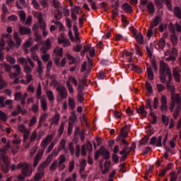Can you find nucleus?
<instances>
[{"label": "nucleus", "instance_id": "45", "mask_svg": "<svg viewBox=\"0 0 181 181\" xmlns=\"http://www.w3.org/2000/svg\"><path fill=\"white\" fill-rule=\"evenodd\" d=\"M63 132H64V122H62L58 129L59 136H62L63 135Z\"/></svg>", "mask_w": 181, "mask_h": 181}, {"label": "nucleus", "instance_id": "27", "mask_svg": "<svg viewBox=\"0 0 181 181\" xmlns=\"http://www.w3.org/2000/svg\"><path fill=\"white\" fill-rule=\"evenodd\" d=\"M97 77L98 80H104L107 77V74L104 71H100L97 74Z\"/></svg>", "mask_w": 181, "mask_h": 181}, {"label": "nucleus", "instance_id": "29", "mask_svg": "<svg viewBox=\"0 0 181 181\" xmlns=\"http://www.w3.org/2000/svg\"><path fill=\"white\" fill-rule=\"evenodd\" d=\"M74 128V124L71 122H69V126L67 129V135L70 136L73 134V129Z\"/></svg>", "mask_w": 181, "mask_h": 181}, {"label": "nucleus", "instance_id": "1", "mask_svg": "<svg viewBox=\"0 0 181 181\" xmlns=\"http://www.w3.org/2000/svg\"><path fill=\"white\" fill-rule=\"evenodd\" d=\"M56 90L59 93L57 98L59 99V101H63V100H66V98H67L69 92H67V88H66V87L59 86L57 87Z\"/></svg>", "mask_w": 181, "mask_h": 181}, {"label": "nucleus", "instance_id": "21", "mask_svg": "<svg viewBox=\"0 0 181 181\" xmlns=\"http://www.w3.org/2000/svg\"><path fill=\"white\" fill-rule=\"evenodd\" d=\"M173 13L176 18L181 19V9L179 6H175L174 8Z\"/></svg>", "mask_w": 181, "mask_h": 181}, {"label": "nucleus", "instance_id": "39", "mask_svg": "<svg viewBox=\"0 0 181 181\" xmlns=\"http://www.w3.org/2000/svg\"><path fill=\"white\" fill-rule=\"evenodd\" d=\"M132 68H131V70H135V71H136L139 74L142 73V69L138 65H135V64H132Z\"/></svg>", "mask_w": 181, "mask_h": 181}, {"label": "nucleus", "instance_id": "51", "mask_svg": "<svg viewBox=\"0 0 181 181\" xmlns=\"http://www.w3.org/2000/svg\"><path fill=\"white\" fill-rule=\"evenodd\" d=\"M19 16L21 22H25V21H26V13H25V11H21L20 12Z\"/></svg>", "mask_w": 181, "mask_h": 181}, {"label": "nucleus", "instance_id": "60", "mask_svg": "<svg viewBox=\"0 0 181 181\" xmlns=\"http://www.w3.org/2000/svg\"><path fill=\"white\" fill-rule=\"evenodd\" d=\"M57 167L59 168V172H62V170H64V169H66V165L62 163H59V161H57Z\"/></svg>", "mask_w": 181, "mask_h": 181}, {"label": "nucleus", "instance_id": "58", "mask_svg": "<svg viewBox=\"0 0 181 181\" xmlns=\"http://www.w3.org/2000/svg\"><path fill=\"white\" fill-rule=\"evenodd\" d=\"M170 1L172 0H165V2L168 11H170L172 12V11H173V8L172 7V3L170 2Z\"/></svg>", "mask_w": 181, "mask_h": 181}, {"label": "nucleus", "instance_id": "10", "mask_svg": "<svg viewBox=\"0 0 181 181\" xmlns=\"http://www.w3.org/2000/svg\"><path fill=\"white\" fill-rule=\"evenodd\" d=\"M166 46V41L165 40V38L162 37L158 42V44L156 45V49H160L161 50H163L165 49V47Z\"/></svg>", "mask_w": 181, "mask_h": 181}, {"label": "nucleus", "instance_id": "6", "mask_svg": "<svg viewBox=\"0 0 181 181\" xmlns=\"http://www.w3.org/2000/svg\"><path fill=\"white\" fill-rule=\"evenodd\" d=\"M102 149V156L105 160H108L111 158V153H110V151L107 150L104 146H101Z\"/></svg>", "mask_w": 181, "mask_h": 181}, {"label": "nucleus", "instance_id": "46", "mask_svg": "<svg viewBox=\"0 0 181 181\" xmlns=\"http://www.w3.org/2000/svg\"><path fill=\"white\" fill-rule=\"evenodd\" d=\"M102 155V149L101 147L100 149H98L95 153L94 159L95 160H98V158H100V156Z\"/></svg>", "mask_w": 181, "mask_h": 181}, {"label": "nucleus", "instance_id": "49", "mask_svg": "<svg viewBox=\"0 0 181 181\" xmlns=\"http://www.w3.org/2000/svg\"><path fill=\"white\" fill-rule=\"evenodd\" d=\"M66 87L70 94L74 93V88H73V86H71V83H70V82H66Z\"/></svg>", "mask_w": 181, "mask_h": 181}, {"label": "nucleus", "instance_id": "4", "mask_svg": "<svg viewBox=\"0 0 181 181\" xmlns=\"http://www.w3.org/2000/svg\"><path fill=\"white\" fill-rule=\"evenodd\" d=\"M181 69L180 68H173V76L175 78V81L176 83H180V78H181Z\"/></svg>", "mask_w": 181, "mask_h": 181}, {"label": "nucleus", "instance_id": "8", "mask_svg": "<svg viewBox=\"0 0 181 181\" xmlns=\"http://www.w3.org/2000/svg\"><path fill=\"white\" fill-rule=\"evenodd\" d=\"M162 22V18L160 16H157L155 18L153 19V21L151 23V28L153 29V28H156Z\"/></svg>", "mask_w": 181, "mask_h": 181}, {"label": "nucleus", "instance_id": "11", "mask_svg": "<svg viewBox=\"0 0 181 181\" xmlns=\"http://www.w3.org/2000/svg\"><path fill=\"white\" fill-rule=\"evenodd\" d=\"M137 114H141L142 117H144V118H146V115H148V112L145 110V105L139 106L136 109Z\"/></svg>", "mask_w": 181, "mask_h": 181}, {"label": "nucleus", "instance_id": "14", "mask_svg": "<svg viewBox=\"0 0 181 181\" xmlns=\"http://www.w3.org/2000/svg\"><path fill=\"white\" fill-rule=\"evenodd\" d=\"M122 8L124 12H127V13H132V12H134V8H132V6L128 3L123 4Z\"/></svg>", "mask_w": 181, "mask_h": 181}, {"label": "nucleus", "instance_id": "7", "mask_svg": "<svg viewBox=\"0 0 181 181\" xmlns=\"http://www.w3.org/2000/svg\"><path fill=\"white\" fill-rule=\"evenodd\" d=\"M13 37L16 42V47H17V49H19V47H21V46L22 45V38L19 37V35H18V32H14Z\"/></svg>", "mask_w": 181, "mask_h": 181}, {"label": "nucleus", "instance_id": "20", "mask_svg": "<svg viewBox=\"0 0 181 181\" xmlns=\"http://www.w3.org/2000/svg\"><path fill=\"white\" fill-rule=\"evenodd\" d=\"M135 40L139 45H144V35L142 34H135Z\"/></svg>", "mask_w": 181, "mask_h": 181}, {"label": "nucleus", "instance_id": "30", "mask_svg": "<svg viewBox=\"0 0 181 181\" xmlns=\"http://www.w3.org/2000/svg\"><path fill=\"white\" fill-rule=\"evenodd\" d=\"M59 151H66V140L62 139L59 143Z\"/></svg>", "mask_w": 181, "mask_h": 181}, {"label": "nucleus", "instance_id": "41", "mask_svg": "<svg viewBox=\"0 0 181 181\" xmlns=\"http://www.w3.org/2000/svg\"><path fill=\"white\" fill-rule=\"evenodd\" d=\"M9 169H11V165H9V164H5L4 165H1V170L5 173H8Z\"/></svg>", "mask_w": 181, "mask_h": 181}, {"label": "nucleus", "instance_id": "5", "mask_svg": "<svg viewBox=\"0 0 181 181\" xmlns=\"http://www.w3.org/2000/svg\"><path fill=\"white\" fill-rule=\"evenodd\" d=\"M19 33L21 35V36H25V35L30 36V35H32V30L28 27L21 25L19 28Z\"/></svg>", "mask_w": 181, "mask_h": 181}, {"label": "nucleus", "instance_id": "36", "mask_svg": "<svg viewBox=\"0 0 181 181\" xmlns=\"http://www.w3.org/2000/svg\"><path fill=\"white\" fill-rule=\"evenodd\" d=\"M46 166H47V161H44L43 163H41L38 165V170L40 172H42V171L45 170V168H46Z\"/></svg>", "mask_w": 181, "mask_h": 181}, {"label": "nucleus", "instance_id": "32", "mask_svg": "<svg viewBox=\"0 0 181 181\" xmlns=\"http://www.w3.org/2000/svg\"><path fill=\"white\" fill-rule=\"evenodd\" d=\"M167 75L168 77V81H166L167 82L172 83V81L173 80V77L172 76V71H170V68L168 67L167 68Z\"/></svg>", "mask_w": 181, "mask_h": 181}, {"label": "nucleus", "instance_id": "35", "mask_svg": "<svg viewBox=\"0 0 181 181\" xmlns=\"http://www.w3.org/2000/svg\"><path fill=\"white\" fill-rule=\"evenodd\" d=\"M18 131H20V132H21V134H25V133L29 132V130L28 129H26V127L24 126V124H20L18 126Z\"/></svg>", "mask_w": 181, "mask_h": 181}, {"label": "nucleus", "instance_id": "33", "mask_svg": "<svg viewBox=\"0 0 181 181\" xmlns=\"http://www.w3.org/2000/svg\"><path fill=\"white\" fill-rule=\"evenodd\" d=\"M145 86L146 88L147 91H148V93H153V88H152V85H151V83H149V81H146Z\"/></svg>", "mask_w": 181, "mask_h": 181}, {"label": "nucleus", "instance_id": "23", "mask_svg": "<svg viewBox=\"0 0 181 181\" xmlns=\"http://www.w3.org/2000/svg\"><path fill=\"white\" fill-rule=\"evenodd\" d=\"M40 107L42 108L43 111L47 110V100H46L45 98L42 99L40 100Z\"/></svg>", "mask_w": 181, "mask_h": 181}, {"label": "nucleus", "instance_id": "28", "mask_svg": "<svg viewBox=\"0 0 181 181\" xmlns=\"http://www.w3.org/2000/svg\"><path fill=\"white\" fill-rule=\"evenodd\" d=\"M37 100L42 99V85L40 83L38 84L37 89Z\"/></svg>", "mask_w": 181, "mask_h": 181}, {"label": "nucleus", "instance_id": "40", "mask_svg": "<svg viewBox=\"0 0 181 181\" xmlns=\"http://www.w3.org/2000/svg\"><path fill=\"white\" fill-rule=\"evenodd\" d=\"M0 119H1V121H4V122H6V121H8V116H6V114L2 112V110H0Z\"/></svg>", "mask_w": 181, "mask_h": 181}, {"label": "nucleus", "instance_id": "63", "mask_svg": "<svg viewBox=\"0 0 181 181\" xmlns=\"http://www.w3.org/2000/svg\"><path fill=\"white\" fill-rule=\"evenodd\" d=\"M57 169V160H55L51 165L49 170H56Z\"/></svg>", "mask_w": 181, "mask_h": 181}, {"label": "nucleus", "instance_id": "15", "mask_svg": "<svg viewBox=\"0 0 181 181\" xmlns=\"http://www.w3.org/2000/svg\"><path fill=\"white\" fill-rule=\"evenodd\" d=\"M11 148V141H8L6 145H4L1 148H0V153L1 155H6L7 151Z\"/></svg>", "mask_w": 181, "mask_h": 181}, {"label": "nucleus", "instance_id": "52", "mask_svg": "<svg viewBox=\"0 0 181 181\" xmlns=\"http://www.w3.org/2000/svg\"><path fill=\"white\" fill-rule=\"evenodd\" d=\"M146 36H147V37H148V39H151L152 37V36H153V28H152V27H150L148 29Z\"/></svg>", "mask_w": 181, "mask_h": 181}, {"label": "nucleus", "instance_id": "61", "mask_svg": "<svg viewBox=\"0 0 181 181\" xmlns=\"http://www.w3.org/2000/svg\"><path fill=\"white\" fill-rule=\"evenodd\" d=\"M160 104L168 105V98H166V95H161Z\"/></svg>", "mask_w": 181, "mask_h": 181}, {"label": "nucleus", "instance_id": "18", "mask_svg": "<svg viewBox=\"0 0 181 181\" xmlns=\"http://www.w3.org/2000/svg\"><path fill=\"white\" fill-rule=\"evenodd\" d=\"M50 121H52V124H54L55 125H59V123L60 122V113L59 112L55 113L53 119H51Z\"/></svg>", "mask_w": 181, "mask_h": 181}, {"label": "nucleus", "instance_id": "50", "mask_svg": "<svg viewBox=\"0 0 181 181\" xmlns=\"http://www.w3.org/2000/svg\"><path fill=\"white\" fill-rule=\"evenodd\" d=\"M6 60L7 62H9L11 64H15V63H16V59H15V58L11 55L6 57Z\"/></svg>", "mask_w": 181, "mask_h": 181}, {"label": "nucleus", "instance_id": "25", "mask_svg": "<svg viewBox=\"0 0 181 181\" xmlns=\"http://www.w3.org/2000/svg\"><path fill=\"white\" fill-rule=\"evenodd\" d=\"M160 74L165 75V73L168 74V68L166 69V64L165 62H160Z\"/></svg>", "mask_w": 181, "mask_h": 181}, {"label": "nucleus", "instance_id": "22", "mask_svg": "<svg viewBox=\"0 0 181 181\" xmlns=\"http://www.w3.org/2000/svg\"><path fill=\"white\" fill-rule=\"evenodd\" d=\"M146 110H150V111H152V99L148 98L146 100V105L144 107Z\"/></svg>", "mask_w": 181, "mask_h": 181}, {"label": "nucleus", "instance_id": "48", "mask_svg": "<svg viewBox=\"0 0 181 181\" xmlns=\"http://www.w3.org/2000/svg\"><path fill=\"white\" fill-rule=\"evenodd\" d=\"M158 105H159V99L158 98V97H155L153 98V107L154 110L158 109Z\"/></svg>", "mask_w": 181, "mask_h": 181}, {"label": "nucleus", "instance_id": "34", "mask_svg": "<svg viewBox=\"0 0 181 181\" xmlns=\"http://www.w3.org/2000/svg\"><path fill=\"white\" fill-rule=\"evenodd\" d=\"M1 158L5 165L9 164V157L6 154H1Z\"/></svg>", "mask_w": 181, "mask_h": 181}, {"label": "nucleus", "instance_id": "12", "mask_svg": "<svg viewBox=\"0 0 181 181\" xmlns=\"http://www.w3.org/2000/svg\"><path fill=\"white\" fill-rule=\"evenodd\" d=\"M147 11L150 15L155 13L156 9L155 5L152 2H149L146 6Z\"/></svg>", "mask_w": 181, "mask_h": 181}, {"label": "nucleus", "instance_id": "9", "mask_svg": "<svg viewBox=\"0 0 181 181\" xmlns=\"http://www.w3.org/2000/svg\"><path fill=\"white\" fill-rule=\"evenodd\" d=\"M171 100L172 103H174L175 104H181V97L179 93H173L171 95Z\"/></svg>", "mask_w": 181, "mask_h": 181}, {"label": "nucleus", "instance_id": "31", "mask_svg": "<svg viewBox=\"0 0 181 181\" xmlns=\"http://www.w3.org/2000/svg\"><path fill=\"white\" fill-rule=\"evenodd\" d=\"M117 142H119V141H121L122 144H123V145H125L126 148H128V146H129V143H128V141H127V139H121V136H117Z\"/></svg>", "mask_w": 181, "mask_h": 181}, {"label": "nucleus", "instance_id": "19", "mask_svg": "<svg viewBox=\"0 0 181 181\" xmlns=\"http://www.w3.org/2000/svg\"><path fill=\"white\" fill-rule=\"evenodd\" d=\"M146 71H147V77L148 80L152 81L154 78L153 70L152 69V67L148 66Z\"/></svg>", "mask_w": 181, "mask_h": 181}, {"label": "nucleus", "instance_id": "2", "mask_svg": "<svg viewBox=\"0 0 181 181\" xmlns=\"http://www.w3.org/2000/svg\"><path fill=\"white\" fill-rule=\"evenodd\" d=\"M31 175L32 170H30V167L26 165L23 168V169H21V174L18 175V180L23 181L25 180V177H26V176H30Z\"/></svg>", "mask_w": 181, "mask_h": 181}, {"label": "nucleus", "instance_id": "37", "mask_svg": "<svg viewBox=\"0 0 181 181\" xmlns=\"http://www.w3.org/2000/svg\"><path fill=\"white\" fill-rule=\"evenodd\" d=\"M5 87H6V81L4 80L2 75H0V90L5 88Z\"/></svg>", "mask_w": 181, "mask_h": 181}, {"label": "nucleus", "instance_id": "47", "mask_svg": "<svg viewBox=\"0 0 181 181\" xmlns=\"http://www.w3.org/2000/svg\"><path fill=\"white\" fill-rule=\"evenodd\" d=\"M156 87L158 93H162V91H165V90H166V87L160 83H158Z\"/></svg>", "mask_w": 181, "mask_h": 181}, {"label": "nucleus", "instance_id": "26", "mask_svg": "<svg viewBox=\"0 0 181 181\" xmlns=\"http://www.w3.org/2000/svg\"><path fill=\"white\" fill-rule=\"evenodd\" d=\"M46 94L49 101L54 100V94L53 93V91L46 90Z\"/></svg>", "mask_w": 181, "mask_h": 181}, {"label": "nucleus", "instance_id": "59", "mask_svg": "<svg viewBox=\"0 0 181 181\" xmlns=\"http://www.w3.org/2000/svg\"><path fill=\"white\" fill-rule=\"evenodd\" d=\"M112 159L114 163H118V162H119V156L115 153L112 155Z\"/></svg>", "mask_w": 181, "mask_h": 181}, {"label": "nucleus", "instance_id": "54", "mask_svg": "<svg viewBox=\"0 0 181 181\" xmlns=\"http://www.w3.org/2000/svg\"><path fill=\"white\" fill-rule=\"evenodd\" d=\"M57 13L55 14V19H57V21H60V19L63 18V13L59 9L57 10Z\"/></svg>", "mask_w": 181, "mask_h": 181}, {"label": "nucleus", "instance_id": "16", "mask_svg": "<svg viewBox=\"0 0 181 181\" xmlns=\"http://www.w3.org/2000/svg\"><path fill=\"white\" fill-rule=\"evenodd\" d=\"M68 105L72 111L76 108V100L74 98L69 97L68 98Z\"/></svg>", "mask_w": 181, "mask_h": 181}, {"label": "nucleus", "instance_id": "42", "mask_svg": "<svg viewBox=\"0 0 181 181\" xmlns=\"http://www.w3.org/2000/svg\"><path fill=\"white\" fill-rule=\"evenodd\" d=\"M162 121L163 124L165 125V127H168L169 125V117L165 115H162Z\"/></svg>", "mask_w": 181, "mask_h": 181}, {"label": "nucleus", "instance_id": "44", "mask_svg": "<svg viewBox=\"0 0 181 181\" xmlns=\"http://www.w3.org/2000/svg\"><path fill=\"white\" fill-rule=\"evenodd\" d=\"M78 103H84V93L78 92Z\"/></svg>", "mask_w": 181, "mask_h": 181}, {"label": "nucleus", "instance_id": "64", "mask_svg": "<svg viewBox=\"0 0 181 181\" xmlns=\"http://www.w3.org/2000/svg\"><path fill=\"white\" fill-rule=\"evenodd\" d=\"M69 149L70 151L71 155H74V145L72 142L69 144Z\"/></svg>", "mask_w": 181, "mask_h": 181}, {"label": "nucleus", "instance_id": "38", "mask_svg": "<svg viewBox=\"0 0 181 181\" xmlns=\"http://www.w3.org/2000/svg\"><path fill=\"white\" fill-rule=\"evenodd\" d=\"M171 42L173 45V46H177V36H176L175 34H173V35L170 36Z\"/></svg>", "mask_w": 181, "mask_h": 181}, {"label": "nucleus", "instance_id": "57", "mask_svg": "<svg viewBox=\"0 0 181 181\" xmlns=\"http://www.w3.org/2000/svg\"><path fill=\"white\" fill-rule=\"evenodd\" d=\"M54 53L58 57L63 56V48L54 49Z\"/></svg>", "mask_w": 181, "mask_h": 181}, {"label": "nucleus", "instance_id": "62", "mask_svg": "<svg viewBox=\"0 0 181 181\" xmlns=\"http://www.w3.org/2000/svg\"><path fill=\"white\" fill-rule=\"evenodd\" d=\"M39 23H40V29H46V23L45 21H43L42 18H40L39 20Z\"/></svg>", "mask_w": 181, "mask_h": 181}, {"label": "nucleus", "instance_id": "43", "mask_svg": "<svg viewBox=\"0 0 181 181\" xmlns=\"http://www.w3.org/2000/svg\"><path fill=\"white\" fill-rule=\"evenodd\" d=\"M85 86H86V82H84V81H82L81 83L78 85V93H83V90H84Z\"/></svg>", "mask_w": 181, "mask_h": 181}, {"label": "nucleus", "instance_id": "24", "mask_svg": "<svg viewBox=\"0 0 181 181\" xmlns=\"http://www.w3.org/2000/svg\"><path fill=\"white\" fill-rule=\"evenodd\" d=\"M166 86H167V89L168 90V91H170L171 94H175V86H172L170 84V82H166Z\"/></svg>", "mask_w": 181, "mask_h": 181}, {"label": "nucleus", "instance_id": "56", "mask_svg": "<svg viewBox=\"0 0 181 181\" xmlns=\"http://www.w3.org/2000/svg\"><path fill=\"white\" fill-rule=\"evenodd\" d=\"M163 137L162 136H159L156 141V145L158 147H162V139Z\"/></svg>", "mask_w": 181, "mask_h": 181}, {"label": "nucleus", "instance_id": "55", "mask_svg": "<svg viewBox=\"0 0 181 181\" xmlns=\"http://www.w3.org/2000/svg\"><path fill=\"white\" fill-rule=\"evenodd\" d=\"M37 122V118L36 117H33L30 120V123H29V127H33L35 125V124Z\"/></svg>", "mask_w": 181, "mask_h": 181}, {"label": "nucleus", "instance_id": "3", "mask_svg": "<svg viewBox=\"0 0 181 181\" xmlns=\"http://www.w3.org/2000/svg\"><path fill=\"white\" fill-rule=\"evenodd\" d=\"M57 40L59 45H63V47H68V46H70V45H71L69 38L66 37L64 36V33H63L59 35Z\"/></svg>", "mask_w": 181, "mask_h": 181}, {"label": "nucleus", "instance_id": "17", "mask_svg": "<svg viewBox=\"0 0 181 181\" xmlns=\"http://www.w3.org/2000/svg\"><path fill=\"white\" fill-rule=\"evenodd\" d=\"M52 139V136H47V138L44 139L41 141V146L43 148V149H46L47 148V145H49V141H51Z\"/></svg>", "mask_w": 181, "mask_h": 181}, {"label": "nucleus", "instance_id": "53", "mask_svg": "<svg viewBox=\"0 0 181 181\" xmlns=\"http://www.w3.org/2000/svg\"><path fill=\"white\" fill-rule=\"evenodd\" d=\"M31 110L33 112H37V111H39V102H37L36 104L33 105Z\"/></svg>", "mask_w": 181, "mask_h": 181}, {"label": "nucleus", "instance_id": "13", "mask_svg": "<svg viewBox=\"0 0 181 181\" xmlns=\"http://www.w3.org/2000/svg\"><path fill=\"white\" fill-rule=\"evenodd\" d=\"M42 155H43V153H37L36 154V156L34 158V161L33 163V168H36L37 165H39V161L40 160V159H42Z\"/></svg>", "mask_w": 181, "mask_h": 181}]
</instances>
